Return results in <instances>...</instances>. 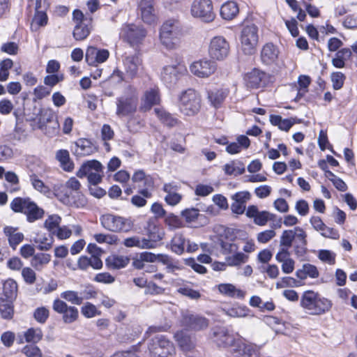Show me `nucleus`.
Segmentation results:
<instances>
[{"label": "nucleus", "mask_w": 357, "mask_h": 357, "mask_svg": "<svg viewBox=\"0 0 357 357\" xmlns=\"http://www.w3.org/2000/svg\"><path fill=\"white\" fill-rule=\"evenodd\" d=\"M211 331L212 342L220 348L231 347V352L235 357L257 356V351L252 344L245 343L240 338H236L226 327L216 326Z\"/></svg>", "instance_id": "obj_1"}, {"label": "nucleus", "mask_w": 357, "mask_h": 357, "mask_svg": "<svg viewBox=\"0 0 357 357\" xmlns=\"http://www.w3.org/2000/svg\"><path fill=\"white\" fill-rule=\"evenodd\" d=\"M300 305L310 315H321L331 310L333 303L318 292L308 290L303 292Z\"/></svg>", "instance_id": "obj_2"}, {"label": "nucleus", "mask_w": 357, "mask_h": 357, "mask_svg": "<svg viewBox=\"0 0 357 357\" xmlns=\"http://www.w3.org/2000/svg\"><path fill=\"white\" fill-rule=\"evenodd\" d=\"M280 245H293L295 255L303 257L307 252V233L300 227L284 230L280 236Z\"/></svg>", "instance_id": "obj_3"}, {"label": "nucleus", "mask_w": 357, "mask_h": 357, "mask_svg": "<svg viewBox=\"0 0 357 357\" xmlns=\"http://www.w3.org/2000/svg\"><path fill=\"white\" fill-rule=\"evenodd\" d=\"M235 237L229 230H225L218 239V244L221 248V251L224 255L234 253V255L227 257L226 261L229 266H238L245 263L248 257L243 252H237L238 246L234 242Z\"/></svg>", "instance_id": "obj_4"}, {"label": "nucleus", "mask_w": 357, "mask_h": 357, "mask_svg": "<svg viewBox=\"0 0 357 357\" xmlns=\"http://www.w3.org/2000/svg\"><path fill=\"white\" fill-rule=\"evenodd\" d=\"M138 103V91L135 87L130 85L124 93L116 99V114L119 118L131 116L137 112Z\"/></svg>", "instance_id": "obj_5"}, {"label": "nucleus", "mask_w": 357, "mask_h": 357, "mask_svg": "<svg viewBox=\"0 0 357 357\" xmlns=\"http://www.w3.org/2000/svg\"><path fill=\"white\" fill-rule=\"evenodd\" d=\"M181 36V24L175 20L165 22L160 30V41L168 50H174L179 46Z\"/></svg>", "instance_id": "obj_6"}, {"label": "nucleus", "mask_w": 357, "mask_h": 357, "mask_svg": "<svg viewBox=\"0 0 357 357\" xmlns=\"http://www.w3.org/2000/svg\"><path fill=\"white\" fill-rule=\"evenodd\" d=\"M10 208L15 212L24 213L29 222L41 219L44 215V210L30 198L16 197L11 202Z\"/></svg>", "instance_id": "obj_7"}, {"label": "nucleus", "mask_w": 357, "mask_h": 357, "mask_svg": "<svg viewBox=\"0 0 357 357\" xmlns=\"http://www.w3.org/2000/svg\"><path fill=\"white\" fill-rule=\"evenodd\" d=\"M178 107L185 116H194L201 108V96L193 89H188L179 96Z\"/></svg>", "instance_id": "obj_8"}, {"label": "nucleus", "mask_w": 357, "mask_h": 357, "mask_svg": "<svg viewBox=\"0 0 357 357\" xmlns=\"http://www.w3.org/2000/svg\"><path fill=\"white\" fill-rule=\"evenodd\" d=\"M100 222L105 229L115 233L128 232L133 227V222L130 218L112 213L102 215L100 217Z\"/></svg>", "instance_id": "obj_9"}, {"label": "nucleus", "mask_w": 357, "mask_h": 357, "mask_svg": "<svg viewBox=\"0 0 357 357\" xmlns=\"http://www.w3.org/2000/svg\"><path fill=\"white\" fill-rule=\"evenodd\" d=\"M259 29L254 24H248L242 28L240 34L241 47L247 55L253 54L257 50L259 42Z\"/></svg>", "instance_id": "obj_10"}, {"label": "nucleus", "mask_w": 357, "mask_h": 357, "mask_svg": "<svg viewBox=\"0 0 357 357\" xmlns=\"http://www.w3.org/2000/svg\"><path fill=\"white\" fill-rule=\"evenodd\" d=\"M230 53L229 43L222 36L213 37L208 44V54L212 61L225 60Z\"/></svg>", "instance_id": "obj_11"}, {"label": "nucleus", "mask_w": 357, "mask_h": 357, "mask_svg": "<svg viewBox=\"0 0 357 357\" xmlns=\"http://www.w3.org/2000/svg\"><path fill=\"white\" fill-rule=\"evenodd\" d=\"M151 357H172L175 354L172 342L163 335H156L149 344Z\"/></svg>", "instance_id": "obj_12"}, {"label": "nucleus", "mask_w": 357, "mask_h": 357, "mask_svg": "<svg viewBox=\"0 0 357 357\" xmlns=\"http://www.w3.org/2000/svg\"><path fill=\"white\" fill-rule=\"evenodd\" d=\"M102 174L103 167L102 164L95 160L84 163L76 174L81 178L87 176L89 183L93 185H96L101 182Z\"/></svg>", "instance_id": "obj_13"}, {"label": "nucleus", "mask_w": 357, "mask_h": 357, "mask_svg": "<svg viewBox=\"0 0 357 357\" xmlns=\"http://www.w3.org/2000/svg\"><path fill=\"white\" fill-rule=\"evenodd\" d=\"M190 13L193 17L206 23L213 22L215 17L211 0H194Z\"/></svg>", "instance_id": "obj_14"}, {"label": "nucleus", "mask_w": 357, "mask_h": 357, "mask_svg": "<svg viewBox=\"0 0 357 357\" xmlns=\"http://www.w3.org/2000/svg\"><path fill=\"white\" fill-rule=\"evenodd\" d=\"M186 73L187 68L185 65L176 62L172 65L165 66L162 69L160 78L167 86L171 87Z\"/></svg>", "instance_id": "obj_15"}, {"label": "nucleus", "mask_w": 357, "mask_h": 357, "mask_svg": "<svg viewBox=\"0 0 357 357\" xmlns=\"http://www.w3.org/2000/svg\"><path fill=\"white\" fill-rule=\"evenodd\" d=\"M126 77L132 79L143 71V61L139 53L126 54L123 58Z\"/></svg>", "instance_id": "obj_16"}, {"label": "nucleus", "mask_w": 357, "mask_h": 357, "mask_svg": "<svg viewBox=\"0 0 357 357\" xmlns=\"http://www.w3.org/2000/svg\"><path fill=\"white\" fill-rule=\"evenodd\" d=\"M119 34L123 40L127 41L130 46L135 47L142 42L146 35V31L141 26L126 24L121 28Z\"/></svg>", "instance_id": "obj_17"}, {"label": "nucleus", "mask_w": 357, "mask_h": 357, "mask_svg": "<svg viewBox=\"0 0 357 357\" xmlns=\"http://www.w3.org/2000/svg\"><path fill=\"white\" fill-rule=\"evenodd\" d=\"M189 70L197 77L208 78L216 71L217 65L211 59L204 58L192 62Z\"/></svg>", "instance_id": "obj_18"}, {"label": "nucleus", "mask_w": 357, "mask_h": 357, "mask_svg": "<svg viewBox=\"0 0 357 357\" xmlns=\"http://www.w3.org/2000/svg\"><path fill=\"white\" fill-rule=\"evenodd\" d=\"M52 309L56 313L62 314V320L67 324L75 322L79 317V311L76 307L68 305L64 301L59 298L54 300Z\"/></svg>", "instance_id": "obj_19"}, {"label": "nucleus", "mask_w": 357, "mask_h": 357, "mask_svg": "<svg viewBox=\"0 0 357 357\" xmlns=\"http://www.w3.org/2000/svg\"><path fill=\"white\" fill-rule=\"evenodd\" d=\"M160 102V95L158 87H150L145 90L142 96L139 109L142 112H146L153 106L158 105Z\"/></svg>", "instance_id": "obj_20"}, {"label": "nucleus", "mask_w": 357, "mask_h": 357, "mask_svg": "<svg viewBox=\"0 0 357 357\" xmlns=\"http://www.w3.org/2000/svg\"><path fill=\"white\" fill-rule=\"evenodd\" d=\"M174 338L181 350L185 353L186 357H199L197 351L194 350L195 343L185 331L176 332Z\"/></svg>", "instance_id": "obj_21"}, {"label": "nucleus", "mask_w": 357, "mask_h": 357, "mask_svg": "<svg viewBox=\"0 0 357 357\" xmlns=\"http://www.w3.org/2000/svg\"><path fill=\"white\" fill-rule=\"evenodd\" d=\"M244 82L248 88L257 89L263 87L267 82V75L264 72L254 68L244 75Z\"/></svg>", "instance_id": "obj_22"}, {"label": "nucleus", "mask_w": 357, "mask_h": 357, "mask_svg": "<svg viewBox=\"0 0 357 357\" xmlns=\"http://www.w3.org/2000/svg\"><path fill=\"white\" fill-rule=\"evenodd\" d=\"M109 56V52L107 50L89 46L86 51L85 59L89 65L96 66L106 61Z\"/></svg>", "instance_id": "obj_23"}, {"label": "nucleus", "mask_w": 357, "mask_h": 357, "mask_svg": "<svg viewBox=\"0 0 357 357\" xmlns=\"http://www.w3.org/2000/svg\"><path fill=\"white\" fill-rule=\"evenodd\" d=\"M183 324L192 330L201 331L208 326L209 321L203 316L186 313L183 316Z\"/></svg>", "instance_id": "obj_24"}, {"label": "nucleus", "mask_w": 357, "mask_h": 357, "mask_svg": "<svg viewBox=\"0 0 357 357\" xmlns=\"http://www.w3.org/2000/svg\"><path fill=\"white\" fill-rule=\"evenodd\" d=\"M35 2V14L31 24L32 31H36L41 26H45L48 22V17L45 10H40L43 8V0H31Z\"/></svg>", "instance_id": "obj_25"}, {"label": "nucleus", "mask_w": 357, "mask_h": 357, "mask_svg": "<svg viewBox=\"0 0 357 357\" xmlns=\"http://www.w3.org/2000/svg\"><path fill=\"white\" fill-rule=\"evenodd\" d=\"M310 223L316 231L324 237L337 239L340 236L337 230L327 227L319 216H312Z\"/></svg>", "instance_id": "obj_26"}, {"label": "nucleus", "mask_w": 357, "mask_h": 357, "mask_svg": "<svg viewBox=\"0 0 357 357\" xmlns=\"http://www.w3.org/2000/svg\"><path fill=\"white\" fill-rule=\"evenodd\" d=\"M279 56L278 48L272 43H267L263 45L261 50V61L267 66L276 63Z\"/></svg>", "instance_id": "obj_27"}, {"label": "nucleus", "mask_w": 357, "mask_h": 357, "mask_svg": "<svg viewBox=\"0 0 357 357\" xmlns=\"http://www.w3.org/2000/svg\"><path fill=\"white\" fill-rule=\"evenodd\" d=\"M246 215L253 218L254 222L259 226H264L268 221L273 219V215L266 211H259L255 206H249L246 211Z\"/></svg>", "instance_id": "obj_28"}, {"label": "nucleus", "mask_w": 357, "mask_h": 357, "mask_svg": "<svg viewBox=\"0 0 357 357\" xmlns=\"http://www.w3.org/2000/svg\"><path fill=\"white\" fill-rule=\"evenodd\" d=\"M250 199V194L247 191L238 192L231 196L234 201L231 205L232 213L241 215L245 211L246 202Z\"/></svg>", "instance_id": "obj_29"}, {"label": "nucleus", "mask_w": 357, "mask_h": 357, "mask_svg": "<svg viewBox=\"0 0 357 357\" xmlns=\"http://www.w3.org/2000/svg\"><path fill=\"white\" fill-rule=\"evenodd\" d=\"M55 119V122L54 126L52 127V130H49L47 132V134L49 136L54 135L58 133L59 131V123L57 121V116L54 110L51 108H43L40 112L39 116V121L40 123L44 125L47 123H50Z\"/></svg>", "instance_id": "obj_30"}, {"label": "nucleus", "mask_w": 357, "mask_h": 357, "mask_svg": "<svg viewBox=\"0 0 357 357\" xmlns=\"http://www.w3.org/2000/svg\"><path fill=\"white\" fill-rule=\"evenodd\" d=\"M218 292L227 297L243 299L245 292L231 283H221L216 286Z\"/></svg>", "instance_id": "obj_31"}, {"label": "nucleus", "mask_w": 357, "mask_h": 357, "mask_svg": "<svg viewBox=\"0 0 357 357\" xmlns=\"http://www.w3.org/2000/svg\"><path fill=\"white\" fill-rule=\"evenodd\" d=\"M178 186L174 183H165L163 190L167 193L165 201L170 206L178 204L182 199V195L178 192Z\"/></svg>", "instance_id": "obj_32"}, {"label": "nucleus", "mask_w": 357, "mask_h": 357, "mask_svg": "<svg viewBox=\"0 0 357 357\" xmlns=\"http://www.w3.org/2000/svg\"><path fill=\"white\" fill-rule=\"evenodd\" d=\"M96 151V147L87 139L81 138L75 142L74 153L77 156L90 155Z\"/></svg>", "instance_id": "obj_33"}, {"label": "nucleus", "mask_w": 357, "mask_h": 357, "mask_svg": "<svg viewBox=\"0 0 357 357\" xmlns=\"http://www.w3.org/2000/svg\"><path fill=\"white\" fill-rule=\"evenodd\" d=\"M139 9L142 20L147 24L155 21L153 0H141L139 3Z\"/></svg>", "instance_id": "obj_34"}, {"label": "nucleus", "mask_w": 357, "mask_h": 357, "mask_svg": "<svg viewBox=\"0 0 357 357\" xmlns=\"http://www.w3.org/2000/svg\"><path fill=\"white\" fill-rule=\"evenodd\" d=\"M250 145V139L245 135H239L236 137V142L227 144L226 146V151L231 154L234 155L239 153L243 149H247Z\"/></svg>", "instance_id": "obj_35"}, {"label": "nucleus", "mask_w": 357, "mask_h": 357, "mask_svg": "<svg viewBox=\"0 0 357 357\" xmlns=\"http://www.w3.org/2000/svg\"><path fill=\"white\" fill-rule=\"evenodd\" d=\"M165 232L160 227L154 225L151 227L148 231V238H146V242L149 243L148 249H153L158 246V243L164 238Z\"/></svg>", "instance_id": "obj_36"}, {"label": "nucleus", "mask_w": 357, "mask_h": 357, "mask_svg": "<svg viewBox=\"0 0 357 357\" xmlns=\"http://www.w3.org/2000/svg\"><path fill=\"white\" fill-rule=\"evenodd\" d=\"M220 13L224 20H231L238 14L239 8L235 1H228L222 5Z\"/></svg>", "instance_id": "obj_37"}, {"label": "nucleus", "mask_w": 357, "mask_h": 357, "mask_svg": "<svg viewBox=\"0 0 357 357\" xmlns=\"http://www.w3.org/2000/svg\"><path fill=\"white\" fill-rule=\"evenodd\" d=\"M174 286L178 293L190 299L197 300L201 296L200 293L197 290L192 289L187 282L178 280L175 282Z\"/></svg>", "instance_id": "obj_38"}, {"label": "nucleus", "mask_w": 357, "mask_h": 357, "mask_svg": "<svg viewBox=\"0 0 357 357\" xmlns=\"http://www.w3.org/2000/svg\"><path fill=\"white\" fill-rule=\"evenodd\" d=\"M5 235L8 237L10 246L15 250L17 246L23 241L24 234L17 231V229L12 227H6L3 229Z\"/></svg>", "instance_id": "obj_39"}, {"label": "nucleus", "mask_w": 357, "mask_h": 357, "mask_svg": "<svg viewBox=\"0 0 357 357\" xmlns=\"http://www.w3.org/2000/svg\"><path fill=\"white\" fill-rule=\"evenodd\" d=\"M228 94L229 90L227 89H216L208 92V98L215 107H219Z\"/></svg>", "instance_id": "obj_40"}, {"label": "nucleus", "mask_w": 357, "mask_h": 357, "mask_svg": "<svg viewBox=\"0 0 357 357\" xmlns=\"http://www.w3.org/2000/svg\"><path fill=\"white\" fill-rule=\"evenodd\" d=\"M105 262L109 269H121L128 265L129 258L123 255H112L106 259Z\"/></svg>", "instance_id": "obj_41"}, {"label": "nucleus", "mask_w": 357, "mask_h": 357, "mask_svg": "<svg viewBox=\"0 0 357 357\" xmlns=\"http://www.w3.org/2000/svg\"><path fill=\"white\" fill-rule=\"evenodd\" d=\"M56 159L59 162L61 167L66 172H72L74 163L70 160L68 151L60 149L56 152Z\"/></svg>", "instance_id": "obj_42"}, {"label": "nucleus", "mask_w": 357, "mask_h": 357, "mask_svg": "<svg viewBox=\"0 0 357 357\" xmlns=\"http://www.w3.org/2000/svg\"><path fill=\"white\" fill-rule=\"evenodd\" d=\"M91 32V22L84 21L75 24L73 35L76 40H83L86 39Z\"/></svg>", "instance_id": "obj_43"}, {"label": "nucleus", "mask_w": 357, "mask_h": 357, "mask_svg": "<svg viewBox=\"0 0 357 357\" xmlns=\"http://www.w3.org/2000/svg\"><path fill=\"white\" fill-rule=\"evenodd\" d=\"M17 284L13 279H8L5 281L3 286V293L0 296H3L2 298H7L14 301L17 297Z\"/></svg>", "instance_id": "obj_44"}, {"label": "nucleus", "mask_w": 357, "mask_h": 357, "mask_svg": "<svg viewBox=\"0 0 357 357\" xmlns=\"http://www.w3.org/2000/svg\"><path fill=\"white\" fill-rule=\"evenodd\" d=\"M225 174L228 176H238L245 172V166L241 161H231L223 166Z\"/></svg>", "instance_id": "obj_45"}, {"label": "nucleus", "mask_w": 357, "mask_h": 357, "mask_svg": "<svg viewBox=\"0 0 357 357\" xmlns=\"http://www.w3.org/2000/svg\"><path fill=\"white\" fill-rule=\"evenodd\" d=\"M352 52L349 48H342L337 51L335 57L332 59V64L337 68H342L345 66V61L349 60Z\"/></svg>", "instance_id": "obj_46"}, {"label": "nucleus", "mask_w": 357, "mask_h": 357, "mask_svg": "<svg viewBox=\"0 0 357 357\" xmlns=\"http://www.w3.org/2000/svg\"><path fill=\"white\" fill-rule=\"evenodd\" d=\"M51 255L47 253H37L31 259L30 264L36 271H41L50 263Z\"/></svg>", "instance_id": "obj_47"}, {"label": "nucleus", "mask_w": 357, "mask_h": 357, "mask_svg": "<svg viewBox=\"0 0 357 357\" xmlns=\"http://www.w3.org/2000/svg\"><path fill=\"white\" fill-rule=\"evenodd\" d=\"M225 313L234 318H243L248 315L249 309L244 305L234 304L231 307L223 308Z\"/></svg>", "instance_id": "obj_48"}, {"label": "nucleus", "mask_w": 357, "mask_h": 357, "mask_svg": "<svg viewBox=\"0 0 357 357\" xmlns=\"http://www.w3.org/2000/svg\"><path fill=\"white\" fill-rule=\"evenodd\" d=\"M0 296V313L1 317L6 319H12L14 313L13 300L2 298Z\"/></svg>", "instance_id": "obj_49"}, {"label": "nucleus", "mask_w": 357, "mask_h": 357, "mask_svg": "<svg viewBox=\"0 0 357 357\" xmlns=\"http://www.w3.org/2000/svg\"><path fill=\"white\" fill-rule=\"evenodd\" d=\"M154 112L161 122L167 126L173 127L178 123L177 119L173 117L169 113L162 109L155 108Z\"/></svg>", "instance_id": "obj_50"}, {"label": "nucleus", "mask_w": 357, "mask_h": 357, "mask_svg": "<svg viewBox=\"0 0 357 357\" xmlns=\"http://www.w3.org/2000/svg\"><path fill=\"white\" fill-rule=\"evenodd\" d=\"M186 242L183 234H176L172 240V250L178 255H181L185 249Z\"/></svg>", "instance_id": "obj_51"}, {"label": "nucleus", "mask_w": 357, "mask_h": 357, "mask_svg": "<svg viewBox=\"0 0 357 357\" xmlns=\"http://www.w3.org/2000/svg\"><path fill=\"white\" fill-rule=\"evenodd\" d=\"M5 179L9 183L6 185V190L10 192H15L20 190L19 178L13 172H7L5 173Z\"/></svg>", "instance_id": "obj_52"}, {"label": "nucleus", "mask_w": 357, "mask_h": 357, "mask_svg": "<svg viewBox=\"0 0 357 357\" xmlns=\"http://www.w3.org/2000/svg\"><path fill=\"white\" fill-rule=\"evenodd\" d=\"M24 336L26 342L36 344L42 340L43 333L40 328H30L24 332Z\"/></svg>", "instance_id": "obj_53"}, {"label": "nucleus", "mask_w": 357, "mask_h": 357, "mask_svg": "<svg viewBox=\"0 0 357 357\" xmlns=\"http://www.w3.org/2000/svg\"><path fill=\"white\" fill-rule=\"evenodd\" d=\"M149 243L146 242V238L132 236L127 238L123 241V245L128 248L137 247L140 249H148Z\"/></svg>", "instance_id": "obj_54"}, {"label": "nucleus", "mask_w": 357, "mask_h": 357, "mask_svg": "<svg viewBox=\"0 0 357 357\" xmlns=\"http://www.w3.org/2000/svg\"><path fill=\"white\" fill-rule=\"evenodd\" d=\"M29 180L33 188L36 190L44 195H47L50 193V190L49 187L47 186L42 180L39 179L38 176L36 174H30Z\"/></svg>", "instance_id": "obj_55"}, {"label": "nucleus", "mask_w": 357, "mask_h": 357, "mask_svg": "<svg viewBox=\"0 0 357 357\" xmlns=\"http://www.w3.org/2000/svg\"><path fill=\"white\" fill-rule=\"evenodd\" d=\"M298 84L299 89L295 98L296 101L300 100L307 91V88L310 84V78L306 75H300L298 79Z\"/></svg>", "instance_id": "obj_56"}, {"label": "nucleus", "mask_w": 357, "mask_h": 357, "mask_svg": "<svg viewBox=\"0 0 357 357\" xmlns=\"http://www.w3.org/2000/svg\"><path fill=\"white\" fill-rule=\"evenodd\" d=\"M61 297L71 304L77 305L82 304V298L79 293L77 291L72 290L65 291L61 294Z\"/></svg>", "instance_id": "obj_57"}, {"label": "nucleus", "mask_w": 357, "mask_h": 357, "mask_svg": "<svg viewBox=\"0 0 357 357\" xmlns=\"http://www.w3.org/2000/svg\"><path fill=\"white\" fill-rule=\"evenodd\" d=\"M61 218L57 215H50L45 221V227L51 233L54 234L56 230L59 227Z\"/></svg>", "instance_id": "obj_58"}, {"label": "nucleus", "mask_w": 357, "mask_h": 357, "mask_svg": "<svg viewBox=\"0 0 357 357\" xmlns=\"http://www.w3.org/2000/svg\"><path fill=\"white\" fill-rule=\"evenodd\" d=\"M35 242L38 244V249L40 250H48L52 246L53 238L50 235L47 236L38 235L35 239Z\"/></svg>", "instance_id": "obj_59"}, {"label": "nucleus", "mask_w": 357, "mask_h": 357, "mask_svg": "<svg viewBox=\"0 0 357 357\" xmlns=\"http://www.w3.org/2000/svg\"><path fill=\"white\" fill-rule=\"evenodd\" d=\"M81 312L86 318H92L100 314V311L93 304L89 302L81 307Z\"/></svg>", "instance_id": "obj_60"}, {"label": "nucleus", "mask_w": 357, "mask_h": 357, "mask_svg": "<svg viewBox=\"0 0 357 357\" xmlns=\"http://www.w3.org/2000/svg\"><path fill=\"white\" fill-rule=\"evenodd\" d=\"M50 316V310L45 307H37L33 312V317L39 324H45Z\"/></svg>", "instance_id": "obj_61"}, {"label": "nucleus", "mask_w": 357, "mask_h": 357, "mask_svg": "<svg viewBox=\"0 0 357 357\" xmlns=\"http://www.w3.org/2000/svg\"><path fill=\"white\" fill-rule=\"evenodd\" d=\"M165 224L169 227L170 229H176L183 227L181 220L173 213H169L166 215L165 219Z\"/></svg>", "instance_id": "obj_62"}, {"label": "nucleus", "mask_w": 357, "mask_h": 357, "mask_svg": "<svg viewBox=\"0 0 357 357\" xmlns=\"http://www.w3.org/2000/svg\"><path fill=\"white\" fill-rule=\"evenodd\" d=\"M181 215L188 223H192L197 220L199 213L198 209L190 208L182 211Z\"/></svg>", "instance_id": "obj_63"}, {"label": "nucleus", "mask_w": 357, "mask_h": 357, "mask_svg": "<svg viewBox=\"0 0 357 357\" xmlns=\"http://www.w3.org/2000/svg\"><path fill=\"white\" fill-rule=\"evenodd\" d=\"M22 352L26 357H43V354L40 348L33 344L24 346L22 349Z\"/></svg>", "instance_id": "obj_64"}]
</instances>
